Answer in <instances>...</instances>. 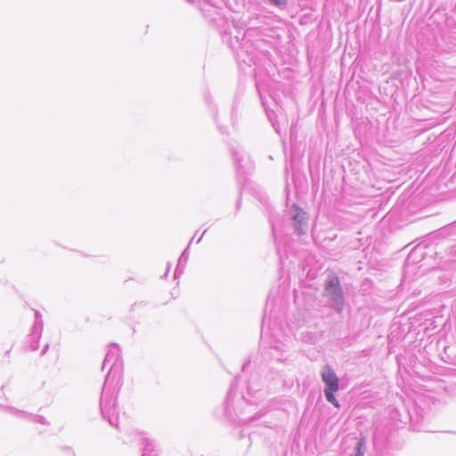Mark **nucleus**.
Returning <instances> with one entry per match:
<instances>
[{"label":"nucleus","instance_id":"f257e3e1","mask_svg":"<svg viewBox=\"0 0 456 456\" xmlns=\"http://www.w3.org/2000/svg\"><path fill=\"white\" fill-rule=\"evenodd\" d=\"M322 378L327 387L324 390L326 399L336 408H339L340 404L334 395L339 388L338 378L330 367L324 368L322 372Z\"/></svg>","mask_w":456,"mask_h":456},{"label":"nucleus","instance_id":"f03ea898","mask_svg":"<svg viewBox=\"0 0 456 456\" xmlns=\"http://www.w3.org/2000/svg\"><path fill=\"white\" fill-rule=\"evenodd\" d=\"M339 289V279L335 275L331 276L326 285V290L330 293H337Z\"/></svg>","mask_w":456,"mask_h":456},{"label":"nucleus","instance_id":"7ed1b4c3","mask_svg":"<svg viewBox=\"0 0 456 456\" xmlns=\"http://www.w3.org/2000/svg\"><path fill=\"white\" fill-rule=\"evenodd\" d=\"M363 446H364V440H363V439H362V440L358 443V444H357V448H356V451H357V452H356V456H363V455H364V452H363V450H362Z\"/></svg>","mask_w":456,"mask_h":456},{"label":"nucleus","instance_id":"20e7f679","mask_svg":"<svg viewBox=\"0 0 456 456\" xmlns=\"http://www.w3.org/2000/svg\"><path fill=\"white\" fill-rule=\"evenodd\" d=\"M275 5H282L286 4V0H270Z\"/></svg>","mask_w":456,"mask_h":456}]
</instances>
